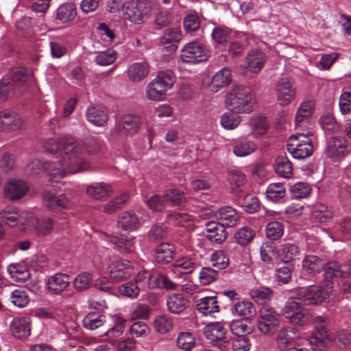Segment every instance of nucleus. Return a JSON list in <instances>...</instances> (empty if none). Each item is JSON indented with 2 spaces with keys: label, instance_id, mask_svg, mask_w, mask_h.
Here are the masks:
<instances>
[{
  "label": "nucleus",
  "instance_id": "obj_19",
  "mask_svg": "<svg viewBox=\"0 0 351 351\" xmlns=\"http://www.w3.org/2000/svg\"><path fill=\"white\" fill-rule=\"evenodd\" d=\"M198 267L197 261L193 257L185 256L177 259L171 265V271L178 277L181 274L192 273Z\"/></svg>",
  "mask_w": 351,
  "mask_h": 351
},
{
  "label": "nucleus",
  "instance_id": "obj_7",
  "mask_svg": "<svg viewBox=\"0 0 351 351\" xmlns=\"http://www.w3.org/2000/svg\"><path fill=\"white\" fill-rule=\"evenodd\" d=\"M280 324V315L273 308L266 306L259 310L257 326L262 334L274 335L278 330Z\"/></svg>",
  "mask_w": 351,
  "mask_h": 351
},
{
  "label": "nucleus",
  "instance_id": "obj_40",
  "mask_svg": "<svg viewBox=\"0 0 351 351\" xmlns=\"http://www.w3.org/2000/svg\"><path fill=\"white\" fill-rule=\"evenodd\" d=\"M77 15L75 6L72 3H63L58 7L56 12V19L63 23L73 21Z\"/></svg>",
  "mask_w": 351,
  "mask_h": 351
},
{
  "label": "nucleus",
  "instance_id": "obj_45",
  "mask_svg": "<svg viewBox=\"0 0 351 351\" xmlns=\"http://www.w3.org/2000/svg\"><path fill=\"white\" fill-rule=\"evenodd\" d=\"M0 218L9 226L14 227L21 221V215L19 210L13 206H7L0 211Z\"/></svg>",
  "mask_w": 351,
  "mask_h": 351
},
{
  "label": "nucleus",
  "instance_id": "obj_56",
  "mask_svg": "<svg viewBox=\"0 0 351 351\" xmlns=\"http://www.w3.org/2000/svg\"><path fill=\"white\" fill-rule=\"evenodd\" d=\"M233 111L224 113L221 117V125L226 130H234L241 123V117Z\"/></svg>",
  "mask_w": 351,
  "mask_h": 351
},
{
  "label": "nucleus",
  "instance_id": "obj_11",
  "mask_svg": "<svg viewBox=\"0 0 351 351\" xmlns=\"http://www.w3.org/2000/svg\"><path fill=\"white\" fill-rule=\"evenodd\" d=\"M25 123L21 116L14 110H0V132L11 133L22 130Z\"/></svg>",
  "mask_w": 351,
  "mask_h": 351
},
{
  "label": "nucleus",
  "instance_id": "obj_51",
  "mask_svg": "<svg viewBox=\"0 0 351 351\" xmlns=\"http://www.w3.org/2000/svg\"><path fill=\"white\" fill-rule=\"evenodd\" d=\"M182 34L180 28H169L166 29L161 37L162 44H170L177 48V44L182 40Z\"/></svg>",
  "mask_w": 351,
  "mask_h": 351
},
{
  "label": "nucleus",
  "instance_id": "obj_35",
  "mask_svg": "<svg viewBox=\"0 0 351 351\" xmlns=\"http://www.w3.org/2000/svg\"><path fill=\"white\" fill-rule=\"evenodd\" d=\"M276 342L280 351H304L302 348H296L293 346L292 337L285 328L279 330Z\"/></svg>",
  "mask_w": 351,
  "mask_h": 351
},
{
  "label": "nucleus",
  "instance_id": "obj_58",
  "mask_svg": "<svg viewBox=\"0 0 351 351\" xmlns=\"http://www.w3.org/2000/svg\"><path fill=\"white\" fill-rule=\"evenodd\" d=\"M250 295L255 302L263 303L271 300L272 291L267 287H259L252 289L250 292Z\"/></svg>",
  "mask_w": 351,
  "mask_h": 351
},
{
  "label": "nucleus",
  "instance_id": "obj_60",
  "mask_svg": "<svg viewBox=\"0 0 351 351\" xmlns=\"http://www.w3.org/2000/svg\"><path fill=\"white\" fill-rule=\"evenodd\" d=\"M10 300L12 303L19 308L26 306L29 302L27 292L23 289H17L12 291Z\"/></svg>",
  "mask_w": 351,
  "mask_h": 351
},
{
  "label": "nucleus",
  "instance_id": "obj_53",
  "mask_svg": "<svg viewBox=\"0 0 351 351\" xmlns=\"http://www.w3.org/2000/svg\"><path fill=\"white\" fill-rule=\"evenodd\" d=\"M93 283V276L88 272H82L77 275L73 281V287L77 291L89 289Z\"/></svg>",
  "mask_w": 351,
  "mask_h": 351
},
{
  "label": "nucleus",
  "instance_id": "obj_52",
  "mask_svg": "<svg viewBox=\"0 0 351 351\" xmlns=\"http://www.w3.org/2000/svg\"><path fill=\"white\" fill-rule=\"evenodd\" d=\"M285 188L282 183H271L267 186L266 197L271 202H277L285 197Z\"/></svg>",
  "mask_w": 351,
  "mask_h": 351
},
{
  "label": "nucleus",
  "instance_id": "obj_31",
  "mask_svg": "<svg viewBox=\"0 0 351 351\" xmlns=\"http://www.w3.org/2000/svg\"><path fill=\"white\" fill-rule=\"evenodd\" d=\"M324 266V261L316 255H306L302 261V269L308 274L315 275L320 273Z\"/></svg>",
  "mask_w": 351,
  "mask_h": 351
},
{
  "label": "nucleus",
  "instance_id": "obj_48",
  "mask_svg": "<svg viewBox=\"0 0 351 351\" xmlns=\"http://www.w3.org/2000/svg\"><path fill=\"white\" fill-rule=\"evenodd\" d=\"M106 322V316L97 312H91L83 319L84 328L88 330H95L101 326Z\"/></svg>",
  "mask_w": 351,
  "mask_h": 351
},
{
  "label": "nucleus",
  "instance_id": "obj_38",
  "mask_svg": "<svg viewBox=\"0 0 351 351\" xmlns=\"http://www.w3.org/2000/svg\"><path fill=\"white\" fill-rule=\"evenodd\" d=\"M231 82V71L228 68H223L217 72L213 77L210 87L213 91L217 92L220 88L228 86Z\"/></svg>",
  "mask_w": 351,
  "mask_h": 351
},
{
  "label": "nucleus",
  "instance_id": "obj_64",
  "mask_svg": "<svg viewBox=\"0 0 351 351\" xmlns=\"http://www.w3.org/2000/svg\"><path fill=\"white\" fill-rule=\"evenodd\" d=\"M250 125L256 135L264 134L269 128V123L263 117H254L250 119Z\"/></svg>",
  "mask_w": 351,
  "mask_h": 351
},
{
  "label": "nucleus",
  "instance_id": "obj_59",
  "mask_svg": "<svg viewBox=\"0 0 351 351\" xmlns=\"http://www.w3.org/2000/svg\"><path fill=\"white\" fill-rule=\"evenodd\" d=\"M230 328L232 332L237 337L246 336L245 335L250 334L253 331L250 324L245 323L241 320L232 321L230 324Z\"/></svg>",
  "mask_w": 351,
  "mask_h": 351
},
{
  "label": "nucleus",
  "instance_id": "obj_2",
  "mask_svg": "<svg viewBox=\"0 0 351 351\" xmlns=\"http://www.w3.org/2000/svg\"><path fill=\"white\" fill-rule=\"evenodd\" d=\"M254 95L250 87L233 86L226 96L227 108L236 113H250L253 110Z\"/></svg>",
  "mask_w": 351,
  "mask_h": 351
},
{
  "label": "nucleus",
  "instance_id": "obj_28",
  "mask_svg": "<svg viewBox=\"0 0 351 351\" xmlns=\"http://www.w3.org/2000/svg\"><path fill=\"white\" fill-rule=\"evenodd\" d=\"M176 287L177 284L171 281L166 275L150 271L148 289L165 288L173 290L176 289Z\"/></svg>",
  "mask_w": 351,
  "mask_h": 351
},
{
  "label": "nucleus",
  "instance_id": "obj_24",
  "mask_svg": "<svg viewBox=\"0 0 351 351\" xmlns=\"http://www.w3.org/2000/svg\"><path fill=\"white\" fill-rule=\"evenodd\" d=\"M69 283L70 280L68 275L57 273L48 278L47 287L49 292L59 294L67 288Z\"/></svg>",
  "mask_w": 351,
  "mask_h": 351
},
{
  "label": "nucleus",
  "instance_id": "obj_6",
  "mask_svg": "<svg viewBox=\"0 0 351 351\" xmlns=\"http://www.w3.org/2000/svg\"><path fill=\"white\" fill-rule=\"evenodd\" d=\"M313 134L308 132L306 134L297 132L289 138L287 145V151L296 159H304L311 156L313 152L312 141L309 138Z\"/></svg>",
  "mask_w": 351,
  "mask_h": 351
},
{
  "label": "nucleus",
  "instance_id": "obj_44",
  "mask_svg": "<svg viewBox=\"0 0 351 351\" xmlns=\"http://www.w3.org/2000/svg\"><path fill=\"white\" fill-rule=\"evenodd\" d=\"M154 80L167 92L173 87L176 82V76L171 70L167 69L159 71Z\"/></svg>",
  "mask_w": 351,
  "mask_h": 351
},
{
  "label": "nucleus",
  "instance_id": "obj_18",
  "mask_svg": "<svg viewBox=\"0 0 351 351\" xmlns=\"http://www.w3.org/2000/svg\"><path fill=\"white\" fill-rule=\"evenodd\" d=\"M117 223L120 229L127 232L136 231L141 226L138 216L132 210L121 213L117 217Z\"/></svg>",
  "mask_w": 351,
  "mask_h": 351
},
{
  "label": "nucleus",
  "instance_id": "obj_27",
  "mask_svg": "<svg viewBox=\"0 0 351 351\" xmlns=\"http://www.w3.org/2000/svg\"><path fill=\"white\" fill-rule=\"evenodd\" d=\"M232 312L233 314L245 320L251 319L256 314L254 304L248 300H239L236 302Z\"/></svg>",
  "mask_w": 351,
  "mask_h": 351
},
{
  "label": "nucleus",
  "instance_id": "obj_16",
  "mask_svg": "<svg viewBox=\"0 0 351 351\" xmlns=\"http://www.w3.org/2000/svg\"><path fill=\"white\" fill-rule=\"evenodd\" d=\"M32 330V322L28 317H14L10 324V331L16 339H25L27 338Z\"/></svg>",
  "mask_w": 351,
  "mask_h": 351
},
{
  "label": "nucleus",
  "instance_id": "obj_47",
  "mask_svg": "<svg viewBox=\"0 0 351 351\" xmlns=\"http://www.w3.org/2000/svg\"><path fill=\"white\" fill-rule=\"evenodd\" d=\"M319 123L322 130L328 135L338 133L340 131V125L337 122L335 117L330 114L322 116Z\"/></svg>",
  "mask_w": 351,
  "mask_h": 351
},
{
  "label": "nucleus",
  "instance_id": "obj_61",
  "mask_svg": "<svg viewBox=\"0 0 351 351\" xmlns=\"http://www.w3.org/2000/svg\"><path fill=\"white\" fill-rule=\"evenodd\" d=\"M176 343L179 348L184 351H191L195 346V340L191 333L182 332L179 333Z\"/></svg>",
  "mask_w": 351,
  "mask_h": 351
},
{
  "label": "nucleus",
  "instance_id": "obj_25",
  "mask_svg": "<svg viewBox=\"0 0 351 351\" xmlns=\"http://www.w3.org/2000/svg\"><path fill=\"white\" fill-rule=\"evenodd\" d=\"M141 125V119L139 116L128 114L122 117L119 122L118 130L127 134H134L138 132Z\"/></svg>",
  "mask_w": 351,
  "mask_h": 351
},
{
  "label": "nucleus",
  "instance_id": "obj_30",
  "mask_svg": "<svg viewBox=\"0 0 351 351\" xmlns=\"http://www.w3.org/2000/svg\"><path fill=\"white\" fill-rule=\"evenodd\" d=\"M149 73V65L145 62H135L130 65L127 75L130 81L139 82L143 81Z\"/></svg>",
  "mask_w": 351,
  "mask_h": 351
},
{
  "label": "nucleus",
  "instance_id": "obj_42",
  "mask_svg": "<svg viewBox=\"0 0 351 351\" xmlns=\"http://www.w3.org/2000/svg\"><path fill=\"white\" fill-rule=\"evenodd\" d=\"M196 307L197 311L204 315L219 311L217 298L214 296L204 297L197 300Z\"/></svg>",
  "mask_w": 351,
  "mask_h": 351
},
{
  "label": "nucleus",
  "instance_id": "obj_17",
  "mask_svg": "<svg viewBox=\"0 0 351 351\" xmlns=\"http://www.w3.org/2000/svg\"><path fill=\"white\" fill-rule=\"evenodd\" d=\"M315 104L313 100L301 102L295 115L296 128L306 127L311 121L315 110Z\"/></svg>",
  "mask_w": 351,
  "mask_h": 351
},
{
  "label": "nucleus",
  "instance_id": "obj_21",
  "mask_svg": "<svg viewBox=\"0 0 351 351\" xmlns=\"http://www.w3.org/2000/svg\"><path fill=\"white\" fill-rule=\"evenodd\" d=\"M43 201L45 206L51 210H61L70 206L69 201L63 194L55 195L51 192L45 191L43 194Z\"/></svg>",
  "mask_w": 351,
  "mask_h": 351
},
{
  "label": "nucleus",
  "instance_id": "obj_8",
  "mask_svg": "<svg viewBox=\"0 0 351 351\" xmlns=\"http://www.w3.org/2000/svg\"><path fill=\"white\" fill-rule=\"evenodd\" d=\"M282 314L291 324L297 326H303L311 317L308 309L302 308L300 303L293 299L287 300L282 309Z\"/></svg>",
  "mask_w": 351,
  "mask_h": 351
},
{
  "label": "nucleus",
  "instance_id": "obj_22",
  "mask_svg": "<svg viewBox=\"0 0 351 351\" xmlns=\"http://www.w3.org/2000/svg\"><path fill=\"white\" fill-rule=\"evenodd\" d=\"M190 301L182 293H171L167 298L168 311L173 314H179L189 306Z\"/></svg>",
  "mask_w": 351,
  "mask_h": 351
},
{
  "label": "nucleus",
  "instance_id": "obj_37",
  "mask_svg": "<svg viewBox=\"0 0 351 351\" xmlns=\"http://www.w3.org/2000/svg\"><path fill=\"white\" fill-rule=\"evenodd\" d=\"M257 149V145L253 141H237L232 145L233 154L240 158L246 157Z\"/></svg>",
  "mask_w": 351,
  "mask_h": 351
},
{
  "label": "nucleus",
  "instance_id": "obj_43",
  "mask_svg": "<svg viewBox=\"0 0 351 351\" xmlns=\"http://www.w3.org/2000/svg\"><path fill=\"white\" fill-rule=\"evenodd\" d=\"M129 199V195L127 193H123L104 204L102 206L103 211L106 214H112L121 209L128 202Z\"/></svg>",
  "mask_w": 351,
  "mask_h": 351
},
{
  "label": "nucleus",
  "instance_id": "obj_29",
  "mask_svg": "<svg viewBox=\"0 0 351 351\" xmlns=\"http://www.w3.org/2000/svg\"><path fill=\"white\" fill-rule=\"evenodd\" d=\"M206 237L213 243H221L227 238L226 229L220 223L209 221L206 223Z\"/></svg>",
  "mask_w": 351,
  "mask_h": 351
},
{
  "label": "nucleus",
  "instance_id": "obj_32",
  "mask_svg": "<svg viewBox=\"0 0 351 351\" xmlns=\"http://www.w3.org/2000/svg\"><path fill=\"white\" fill-rule=\"evenodd\" d=\"M217 218L224 228L225 226L232 227L236 225L239 215L234 208L226 206L217 210Z\"/></svg>",
  "mask_w": 351,
  "mask_h": 351
},
{
  "label": "nucleus",
  "instance_id": "obj_4",
  "mask_svg": "<svg viewBox=\"0 0 351 351\" xmlns=\"http://www.w3.org/2000/svg\"><path fill=\"white\" fill-rule=\"evenodd\" d=\"M297 299L305 305H313L328 302L335 296L332 287L327 285L324 288L317 286L300 287L295 291Z\"/></svg>",
  "mask_w": 351,
  "mask_h": 351
},
{
  "label": "nucleus",
  "instance_id": "obj_33",
  "mask_svg": "<svg viewBox=\"0 0 351 351\" xmlns=\"http://www.w3.org/2000/svg\"><path fill=\"white\" fill-rule=\"evenodd\" d=\"M226 329L220 322L207 324L204 328V334L206 339L211 341H220L225 339Z\"/></svg>",
  "mask_w": 351,
  "mask_h": 351
},
{
  "label": "nucleus",
  "instance_id": "obj_14",
  "mask_svg": "<svg viewBox=\"0 0 351 351\" xmlns=\"http://www.w3.org/2000/svg\"><path fill=\"white\" fill-rule=\"evenodd\" d=\"M110 276L116 281L128 278L134 271L130 262L126 260L115 259L108 267Z\"/></svg>",
  "mask_w": 351,
  "mask_h": 351
},
{
  "label": "nucleus",
  "instance_id": "obj_3",
  "mask_svg": "<svg viewBox=\"0 0 351 351\" xmlns=\"http://www.w3.org/2000/svg\"><path fill=\"white\" fill-rule=\"evenodd\" d=\"M330 319L327 316L318 315L313 321L314 332L308 338V343L313 351H325L332 336L329 328Z\"/></svg>",
  "mask_w": 351,
  "mask_h": 351
},
{
  "label": "nucleus",
  "instance_id": "obj_46",
  "mask_svg": "<svg viewBox=\"0 0 351 351\" xmlns=\"http://www.w3.org/2000/svg\"><path fill=\"white\" fill-rule=\"evenodd\" d=\"M110 242L119 251L124 253H131L134 250V238L128 237L124 235L112 236L110 238Z\"/></svg>",
  "mask_w": 351,
  "mask_h": 351
},
{
  "label": "nucleus",
  "instance_id": "obj_49",
  "mask_svg": "<svg viewBox=\"0 0 351 351\" xmlns=\"http://www.w3.org/2000/svg\"><path fill=\"white\" fill-rule=\"evenodd\" d=\"M118 58V53L112 49L96 53L95 62L100 66H106L113 64Z\"/></svg>",
  "mask_w": 351,
  "mask_h": 351
},
{
  "label": "nucleus",
  "instance_id": "obj_9",
  "mask_svg": "<svg viewBox=\"0 0 351 351\" xmlns=\"http://www.w3.org/2000/svg\"><path fill=\"white\" fill-rule=\"evenodd\" d=\"M27 76L26 69L19 68L12 70L6 77L0 81V103L3 102L14 88V85L23 84Z\"/></svg>",
  "mask_w": 351,
  "mask_h": 351
},
{
  "label": "nucleus",
  "instance_id": "obj_10",
  "mask_svg": "<svg viewBox=\"0 0 351 351\" xmlns=\"http://www.w3.org/2000/svg\"><path fill=\"white\" fill-rule=\"evenodd\" d=\"M208 57V49L199 42L189 43L184 46L180 53L183 62L193 64L206 61Z\"/></svg>",
  "mask_w": 351,
  "mask_h": 351
},
{
  "label": "nucleus",
  "instance_id": "obj_39",
  "mask_svg": "<svg viewBox=\"0 0 351 351\" xmlns=\"http://www.w3.org/2000/svg\"><path fill=\"white\" fill-rule=\"evenodd\" d=\"M274 169L278 176L283 178H289L293 174L292 164L286 156L276 158L274 163Z\"/></svg>",
  "mask_w": 351,
  "mask_h": 351
},
{
  "label": "nucleus",
  "instance_id": "obj_62",
  "mask_svg": "<svg viewBox=\"0 0 351 351\" xmlns=\"http://www.w3.org/2000/svg\"><path fill=\"white\" fill-rule=\"evenodd\" d=\"M255 235L254 231L247 226L239 229L234 235L236 242L241 245H245L249 243Z\"/></svg>",
  "mask_w": 351,
  "mask_h": 351
},
{
  "label": "nucleus",
  "instance_id": "obj_34",
  "mask_svg": "<svg viewBox=\"0 0 351 351\" xmlns=\"http://www.w3.org/2000/svg\"><path fill=\"white\" fill-rule=\"evenodd\" d=\"M311 215L317 221L324 223L332 219L334 211L330 207L323 203H317L312 207Z\"/></svg>",
  "mask_w": 351,
  "mask_h": 351
},
{
  "label": "nucleus",
  "instance_id": "obj_36",
  "mask_svg": "<svg viewBox=\"0 0 351 351\" xmlns=\"http://www.w3.org/2000/svg\"><path fill=\"white\" fill-rule=\"evenodd\" d=\"M86 192L90 197L100 199L110 195L113 190L111 185L105 182H98L88 186Z\"/></svg>",
  "mask_w": 351,
  "mask_h": 351
},
{
  "label": "nucleus",
  "instance_id": "obj_50",
  "mask_svg": "<svg viewBox=\"0 0 351 351\" xmlns=\"http://www.w3.org/2000/svg\"><path fill=\"white\" fill-rule=\"evenodd\" d=\"M279 255L285 263H289L298 258L300 250L294 244L286 243L281 246L279 250Z\"/></svg>",
  "mask_w": 351,
  "mask_h": 351
},
{
  "label": "nucleus",
  "instance_id": "obj_15",
  "mask_svg": "<svg viewBox=\"0 0 351 351\" xmlns=\"http://www.w3.org/2000/svg\"><path fill=\"white\" fill-rule=\"evenodd\" d=\"M28 189V185L23 180L12 179L3 186L4 196L10 201H16L24 197Z\"/></svg>",
  "mask_w": 351,
  "mask_h": 351
},
{
  "label": "nucleus",
  "instance_id": "obj_13",
  "mask_svg": "<svg viewBox=\"0 0 351 351\" xmlns=\"http://www.w3.org/2000/svg\"><path fill=\"white\" fill-rule=\"evenodd\" d=\"M350 152V143L344 137L335 136L329 138L326 143L324 154L330 158H342Z\"/></svg>",
  "mask_w": 351,
  "mask_h": 351
},
{
  "label": "nucleus",
  "instance_id": "obj_5",
  "mask_svg": "<svg viewBox=\"0 0 351 351\" xmlns=\"http://www.w3.org/2000/svg\"><path fill=\"white\" fill-rule=\"evenodd\" d=\"M152 14L149 0H132L125 3L123 18L130 22L140 25L146 21Z\"/></svg>",
  "mask_w": 351,
  "mask_h": 351
},
{
  "label": "nucleus",
  "instance_id": "obj_41",
  "mask_svg": "<svg viewBox=\"0 0 351 351\" xmlns=\"http://www.w3.org/2000/svg\"><path fill=\"white\" fill-rule=\"evenodd\" d=\"M174 247L169 243H162L156 249V261L161 264H167L173 260Z\"/></svg>",
  "mask_w": 351,
  "mask_h": 351
},
{
  "label": "nucleus",
  "instance_id": "obj_63",
  "mask_svg": "<svg viewBox=\"0 0 351 351\" xmlns=\"http://www.w3.org/2000/svg\"><path fill=\"white\" fill-rule=\"evenodd\" d=\"M227 180L232 189L242 186L246 181L245 175L239 169H232L228 171Z\"/></svg>",
  "mask_w": 351,
  "mask_h": 351
},
{
  "label": "nucleus",
  "instance_id": "obj_55",
  "mask_svg": "<svg viewBox=\"0 0 351 351\" xmlns=\"http://www.w3.org/2000/svg\"><path fill=\"white\" fill-rule=\"evenodd\" d=\"M266 236L270 240H278L284 233V225L280 221H271L265 228Z\"/></svg>",
  "mask_w": 351,
  "mask_h": 351
},
{
  "label": "nucleus",
  "instance_id": "obj_23",
  "mask_svg": "<svg viewBox=\"0 0 351 351\" xmlns=\"http://www.w3.org/2000/svg\"><path fill=\"white\" fill-rule=\"evenodd\" d=\"M86 117L88 122L97 127L104 126L108 119L106 110L101 106H91L86 112Z\"/></svg>",
  "mask_w": 351,
  "mask_h": 351
},
{
  "label": "nucleus",
  "instance_id": "obj_54",
  "mask_svg": "<svg viewBox=\"0 0 351 351\" xmlns=\"http://www.w3.org/2000/svg\"><path fill=\"white\" fill-rule=\"evenodd\" d=\"M166 93L154 80L147 84L145 88V95L149 100L152 101L162 99L166 95Z\"/></svg>",
  "mask_w": 351,
  "mask_h": 351
},
{
  "label": "nucleus",
  "instance_id": "obj_12",
  "mask_svg": "<svg viewBox=\"0 0 351 351\" xmlns=\"http://www.w3.org/2000/svg\"><path fill=\"white\" fill-rule=\"evenodd\" d=\"M275 92L277 101L282 106L289 105L296 96V88L288 77L278 80Z\"/></svg>",
  "mask_w": 351,
  "mask_h": 351
},
{
  "label": "nucleus",
  "instance_id": "obj_26",
  "mask_svg": "<svg viewBox=\"0 0 351 351\" xmlns=\"http://www.w3.org/2000/svg\"><path fill=\"white\" fill-rule=\"evenodd\" d=\"M53 162L51 160H42L39 159L32 160L26 167L27 171L31 175H39L45 171H49L50 179H60L59 176H55L51 174Z\"/></svg>",
  "mask_w": 351,
  "mask_h": 351
},
{
  "label": "nucleus",
  "instance_id": "obj_20",
  "mask_svg": "<svg viewBox=\"0 0 351 351\" xmlns=\"http://www.w3.org/2000/svg\"><path fill=\"white\" fill-rule=\"evenodd\" d=\"M266 60L265 53L257 49L251 50L245 58V68L251 73H258L263 67Z\"/></svg>",
  "mask_w": 351,
  "mask_h": 351
},
{
  "label": "nucleus",
  "instance_id": "obj_57",
  "mask_svg": "<svg viewBox=\"0 0 351 351\" xmlns=\"http://www.w3.org/2000/svg\"><path fill=\"white\" fill-rule=\"evenodd\" d=\"M114 323V326L105 332V336L110 341H112L113 338L119 337L123 334L125 328L126 320L121 317H116Z\"/></svg>",
  "mask_w": 351,
  "mask_h": 351
},
{
  "label": "nucleus",
  "instance_id": "obj_1",
  "mask_svg": "<svg viewBox=\"0 0 351 351\" xmlns=\"http://www.w3.org/2000/svg\"><path fill=\"white\" fill-rule=\"evenodd\" d=\"M43 148L47 152H58L51 160L53 165V176L64 178L86 171L89 167V162L82 156V146L73 138L64 137L58 141L49 139L44 143Z\"/></svg>",
  "mask_w": 351,
  "mask_h": 351
}]
</instances>
